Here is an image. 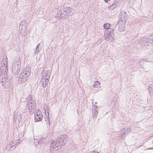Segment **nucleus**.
<instances>
[{
	"instance_id": "c85d7f7f",
	"label": "nucleus",
	"mask_w": 153,
	"mask_h": 153,
	"mask_svg": "<svg viewBox=\"0 0 153 153\" xmlns=\"http://www.w3.org/2000/svg\"><path fill=\"white\" fill-rule=\"evenodd\" d=\"M19 61H18L16 62V65H18H18H19Z\"/></svg>"
},
{
	"instance_id": "7c9ffc66",
	"label": "nucleus",
	"mask_w": 153,
	"mask_h": 153,
	"mask_svg": "<svg viewBox=\"0 0 153 153\" xmlns=\"http://www.w3.org/2000/svg\"><path fill=\"white\" fill-rule=\"evenodd\" d=\"M22 23H23V22H21L20 23V26H21V25L22 24Z\"/></svg>"
},
{
	"instance_id": "c9c22d12",
	"label": "nucleus",
	"mask_w": 153,
	"mask_h": 153,
	"mask_svg": "<svg viewBox=\"0 0 153 153\" xmlns=\"http://www.w3.org/2000/svg\"><path fill=\"white\" fill-rule=\"evenodd\" d=\"M96 90H97L96 92H97L98 91V90H97V89H96Z\"/></svg>"
},
{
	"instance_id": "b1692460",
	"label": "nucleus",
	"mask_w": 153,
	"mask_h": 153,
	"mask_svg": "<svg viewBox=\"0 0 153 153\" xmlns=\"http://www.w3.org/2000/svg\"><path fill=\"white\" fill-rule=\"evenodd\" d=\"M113 4L116 7L119 5V3L118 1H115L114 3Z\"/></svg>"
},
{
	"instance_id": "ddd939ff",
	"label": "nucleus",
	"mask_w": 153,
	"mask_h": 153,
	"mask_svg": "<svg viewBox=\"0 0 153 153\" xmlns=\"http://www.w3.org/2000/svg\"><path fill=\"white\" fill-rule=\"evenodd\" d=\"M20 143V141H19L18 140H16V141H14L13 142H11L7 146V148H10L13 147L15 145H16L15 146V148L16 146L18 145Z\"/></svg>"
},
{
	"instance_id": "f8f14e48",
	"label": "nucleus",
	"mask_w": 153,
	"mask_h": 153,
	"mask_svg": "<svg viewBox=\"0 0 153 153\" xmlns=\"http://www.w3.org/2000/svg\"><path fill=\"white\" fill-rule=\"evenodd\" d=\"M43 117L42 114L39 112H37L36 114H35V118L37 121L41 120L43 118Z\"/></svg>"
},
{
	"instance_id": "f3484780",
	"label": "nucleus",
	"mask_w": 153,
	"mask_h": 153,
	"mask_svg": "<svg viewBox=\"0 0 153 153\" xmlns=\"http://www.w3.org/2000/svg\"><path fill=\"white\" fill-rule=\"evenodd\" d=\"M51 74V71H50L49 70H48L46 71V72H45V74H43V77L49 79Z\"/></svg>"
},
{
	"instance_id": "72a5a7b5",
	"label": "nucleus",
	"mask_w": 153,
	"mask_h": 153,
	"mask_svg": "<svg viewBox=\"0 0 153 153\" xmlns=\"http://www.w3.org/2000/svg\"><path fill=\"white\" fill-rule=\"evenodd\" d=\"M21 30H23L22 27V28H21Z\"/></svg>"
},
{
	"instance_id": "393cba45",
	"label": "nucleus",
	"mask_w": 153,
	"mask_h": 153,
	"mask_svg": "<svg viewBox=\"0 0 153 153\" xmlns=\"http://www.w3.org/2000/svg\"><path fill=\"white\" fill-rule=\"evenodd\" d=\"M39 52V48H36V50L35 51L34 53L35 54L36 53H38Z\"/></svg>"
},
{
	"instance_id": "a211bd4d",
	"label": "nucleus",
	"mask_w": 153,
	"mask_h": 153,
	"mask_svg": "<svg viewBox=\"0 0 153 153\" xmlns=\"http://www.w3.org/2000/svg\"><path fill=\"white\" fill-rule=\"evenodd\" d=\"M110 24L109 23H106L103 25V27L105 29L108 30L110 27Z\"/></svg>"
},
{
	"instance_id": "7ed1b4c3",
	"label": "nucleus",
	"mask_w": 153,
	"mask_h": 153,
	"mask_svg": "<svg viewBox=\"0 0 153 153\" xmlns=\"http://www.w3.org/2000/svg\"><path fill=\"white\" fill-rule=\"evenodd\" d=\"M139 43L142 45L147 46L153 45V37H150L149 38H143L139 40Z\"/></svg>"
},
{
	"instance_id": "c756f323",
	"label": "nucleus",
	"mask_w": 153,
	"mask_h": 153,
	"mask_svg": "<svg viewBox=\"0 0 153 153\" xmlns=\"http://www.w3.org/2000/svg\"><path fill=\"white\" fill-rule=\"evenodd\" d=\"M37 142H38V144H39L40 143H41V142H40V141H37Z\"/></svg>"
},
{
	"instance_id": "4be33fe9",
	"label": "nucleus",
	"mask_w": 153,
	"mask_h": 153,
	"mask_svg": "<svg viewBox=\"0 0 153 153\" xmlns=\"http://www.w3.org/2000/svg\"><path fill=\"white\" fill-rule=\"evenodd\" d=\"M17 114H18V115L17 116H16V114H15L14 115L16 119H18V120L20 119V118L21 117V114L19 112H18L17 113Z\"/></svg>"
},
{
	"instance_id": "6ab92c4d",
	"label": "nucleus",
	"mask_w": 153,
	"mask_h": 153,
	"mask_svg": "<svg viewBox=\"0 0 153 153\" xmlns=\"http://www.w3.org/2000/svg\"><path fill=\"white\" fill-rule=\"evenodd\" d=\"M100 83L99 81H95L93 84V87L94 88H97L100 85Z\"/></svg>"
},
{
	"instance_id": "2f4dec72",
	"label": "nucleus",
	"mask_w": 153,
	"mask_h": 153,
	"mask_svg": "<svg viewBox=\"0 0 153 153\" xmlns=\"http://www.w3.org/2000/svg\"><path fill=\"white\" fill-rule=\"evenodd\" d=\"M41 84H45V82H41Z\"/></svg>"
},
{
	"instance_id": "6e6552de",
	"label": "nucleus",
	"mask_w": 153,
	"mask_h": 153,
	"mask_svg": "<svg viewBox=\"0 0 153 153\" xmlns=\"http://www.w3.org/2000/svg\"><path fill=\"white\" fill-rule=\"evenodd\" d=\"M106 36L105 37V39L106 40L111 42L114 41V35L113 34L112 32L106 33Z\"/></svg>"
},
{
	"instance_id": "4468645a",
	"label": "nucleus",
	"mask_w": 153,
	"mask_h": 153,
	"mask_svg": "<svg viewBox=\"0 0 153 153\" xmlns=\"http://www.w3.org/2000/svg\"><path fill=\"white\" fill-rule=\"evenodd\" d=\"M49 79L45 77H43L42 79L41 80V82H45V84H42V85L43 88H46L48 83Z\"/></svg>"
},
{
	"instance_id": "f704fd0d",
	"label": "nucleus",
	"mask_w": 153,
	"mask_h": 153,
	"mask_svg": "<svg viewBox=\"0 0 153 153\" xmlns=\"http://www.w3.org/2000/svg\"><path fill=\"white\" fill-rule=\"evenodd\" d=\"M124 30V29H123L122 30V31H123V30Z\"/></svg>"
},
{
	"instance_id": "412c9836",
	"label": "nucleus",
	"mask_w": 153,
	"mask_h": 153,
	"mask_svg": "<svg viewBox=\"0 0 153 153\" xmlns=\"http://www.w3.org/2000/svg\"><path fill=\"white\" fill-rule=\"evenodd\" d=\"M115 8H116V7H115L114 5L113 4H112V5L109 6L108 7V9L109 10H112Z\"/></svg>"
},
{
	"instance_id": "39448f33",
	"label": "nucleus",
	"mask_w": 153,
	"mask_h": 153,
	"mask_svg": "<svg viewBox=\"0 0 153 153\" xmlns=\"http://www.w3.org/2000/svg\"><path fill=\"white\" fill-rule=\"evenodd\" d=\"M67 136L66 135H60L58 137L56 143L59 145H63L67 142Z\"/></svg>"
},
{
	"instance_id": "dca6fc26",
	"label": "nucleus",
	"mask_w": 153,
	"mask_h": 153,
	"mask_svg": "<svg viewBox=\"0 0 153 153\" xmlns=\"http://www.w3.org/2000/svg\"><path fill=\"white\" fill-rule=\"evenodd\" d=\"M56 144L55 142V141H53V140H52L51 143V144L50 146V152H51V150L53 151L55 149V148L56 147Z\"/></svg>"
},
{
	"instance_id": "aec40b11",
	"label": "nucleus",
	"mask_w": 153,
	"mask_h": 153,
	"mask_svg": "<svg viewBox=\"0 0 153 153\" xmlns=\"http://www.w3.org/2000/svg\"><path fill=\"white\" fill-rule=\"evenodd\" d=\"M144 59H141L138 61V64L140 66H141V65H142L144 64Z\"/></svg>"
},
{
	"instance_id": "e433bc0d",
	"label": "nucleus",
	"mask_w": 153,
	"mask_h": 153,
	"mask_svg": "<svg viewBox=\"0 0 153 153\" xmlns=\"http://www.w3.org/2000/svg\"><path fill=\"white\" fill-rule=\"evenodd\" d=\"M152 143H153V140L152 141Z\"/></svg>"
},
{
	"instance_id": "cd10ccee",
	"label": "nucleus",
	"mask_w": 153,
	"mask_h": 153,
	"mask_svg": "<svg viewBox=\"0 0 153 153\" xmlns=\"http://www.w3.org/2000/svg\"><path fill=\"white\" fill-rule=\"evenodd\" d=\"M39 44H40V43L37 45L36 46V48H39Z\"/></svg>"
},
{
	"instance_id": "20e7f679",
	"label": "nucleus",
	"mask_w": 153,
	"mask_h": 153,
	"mask_svg": "<svg viewBox=\"0 0 153 153\" xmlns=\"http://www.w3.org/2000/svg\"><path fill=\"white\" fill-rule=\"evenodd\" d=\"M5 75L4 76H0V82L2 85L5 88H8L10 87V82L9 79H8Z\"/></svg>"
},
{
	"instance_id": "0eeeda50",
	"label": "nucleus",
	"mask_w": 153,
	"mask_h": 153,
	"mask_svg": "<svg viewBox=\"0 0 153 153\" xmlns=\"http://www.w3.org/2000/svg\"><path fill=\"white\" fill-rule=\"evenodd\" d=\"M5 62H4L2 64L1 67V73L4 75H6L8 71V68L7 67V57L5 58Z\"/></svg>"
},
{
	"instance_id": "473e14b6",
	"label": "nucleus",
	"mask_w": 153,
	"mask_h": 153,
	"mask_svg": "<svg viewBox=\"0 0 153 153\" xmlns=\"http://www.w3.org/2000/svg\"><path fill=\"white\" fill-rule=\"evenodd\" d=\"M133 0H129V1H132Z\"/></svg>"
},
{
	"instance_id": "f03ea898",
	"label": "nucleus",
	"mask_w": 153,
	"mask_h": 153,
	"mask_svg": "<svg viewBox=\"0 0 153 153\" xmlns=\"http://www.w3.org/2000/svg\"><path fill=\"white\" fill-rule=\"evenodd\" d=\"M27 104L30 114H31L34 112L36 107L35 102L31 95H29L27 98Z\"/></svg>"
},
{
	"instance_id": "423d86ee",
	"label": "nucleus",
	"mask_w": 153,
	"mask_h": 153,
	"mask_svg": "<svg viewBox=\"0 0 153 153\" xmlns=\"http://www.w3.org/2000/svg\"><path fill=\"white\" fill-rule=\"evenodd\" d=\"M119 21H121L122 23H126L127 19L126 11L121 10L119 14Z\"/></svg>"
},
{
	"instance_id": "9b49d317",
	"label": "nucleus",
	"mask_w": 153,
	"mask_h": 153,
	"mask_svg": "<svg viewBox=\"0 0 153 153\" xmlns=\"http://www.w3.org/2000/svg\"><path fill=\"white\" fill-rule=\"evenodd\" d=\"M97 107L96 105H94L92 108V113L93 117L94 118H96L97 117L98 113Z\"/></svg>"
},
{
	"instance_id": "9d476101",
	"label": "nucleus",
	"mask_w": 153,
	"mask_h": 153,
	"mask_svg": "<svg viewBox=\"0 0 153 153\" xmlns=\"http://www.w3.org/2000/svg\"><path fill=\"white\" fill-rule=\"evenodd\" d=\"M131 131V129L130 128H125L121 130L120 131V137H123V136L125 134L128 133Z\"/></svg>"
},
{
	"instance_id": "f257e3e1",
	"label": "nucleus",
	"mask_w": 153,
	"mask_h": 153,
	"mask_svg": "<svg viewBox=\"0 0 153 153\" xmlns=\"http://www.w3.org/2000/svg\"><path fill=\"white\" fill-rule=\"evenodd\" d=\"M31 69L29 67H25L19 77V80L21 82H24L26 80V78L29 76Z\"/></svg>"
},
{
	"instance_id": "bb28decb",
	"label": "nucleus",
	"mask_w": 153,
	"mask_h": 153,
	"mask_svg": "<svg viewBox=\"0 0 153 153\" xmlns=\"http://www.w3.org/2000/svg\"><path fill=\"white\" fill-rule=\"evenodd\" d=\"M91 153H99V152L95 151H94L93 152H91Z\"/></svg>"
},
{
	"instance_id": "a878e982",
	"label": "nucleus",
	"mask_w": 153,
	"mask_h": 153,
	"mask_svg": "<svg viewBox=\"0 0 153 153\" xmlns=\"http://www.w3.org/2000/svg\"><path fill=\"white\" fill-rule=\"evenodd\" d=\"M148 59H146L144 60V61L149 62L150 61L148 60Z\"/></svg>"
},
{
	"instance_id": "5701e85b",
	"label": "nucleus",
	"mask_w": 153,
	"mask_h": 153,
	"mask_svg": "<svg viewBox=\"0 0 153 153\" xmlns=\"http://www.w3.org/2000/svg\"><path fill=\"white\" fill-rule=\"evenodd\" d=\"M45 121L46 122V123L49 125V126H50V118H48L47 117H46V118H45Z\"/></svg>"
},
{
	"instance_id": "2eb2a0df",
	"label": "nucleus",
	"mask_w": 153,
	"mask_h": 153,
	"mask_svg": "<svg viewBox=\"0 0 153 153\" xmlns=\"http://www.w3.org/2000/svg\"><path fill=\"white\" fill-rule=\"evenodd\" d=\"M65 9L67 11L68 16H70L72 15L74 12V10L71 8H65Z\"/></svg>"
},
{
	"instance_id": "1a4fd4ad",
	"label": "nucleus",
	"mask_w": 153,
	"mask_h": 153,
	"mask_svg": "<svg viewBox=\"0 0 153 153\" xmlns=\"http://www.w3.org/2000/svg\"><path fill=\"white\" fill-rule=\"evenodd\" d=\"M58 16L62 19H65L68 16L65 9H64L62 11H61L58 14Z\"/></svg>"
}]
</instances>
